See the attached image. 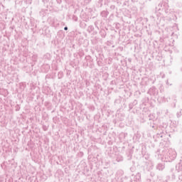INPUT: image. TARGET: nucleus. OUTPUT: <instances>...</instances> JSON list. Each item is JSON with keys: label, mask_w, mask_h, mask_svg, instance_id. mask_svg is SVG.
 <instances>
[{"label": "nucleus", "mask_w": 182, "mask_h": 182, "mask_svg": "<svg viewBox=\"0 0 182 182\" xmlns=\"http://www.w3.org/2000/svg\"><path fill=\"white\" fill-rule=\"evenodd\" d=\"M64 30H65V31H68V27H65V28H64Z\"/></svg>", "instance_id": "2"}, {"label": "nucleus", "mask_w": 182, "mask_h": 182, "mask_svg": "<svg viewBox=\"0 0 182 182\" xmlns=\"http://www.w3.org/2000/svg\"><path fill=\"white\" fill-rule=\"evenodd\" d=\"M31 0H30V1H29V2H28V4H31Z\"/></svg>", "instance_id": "3"}, {"label": "nucleus", "mask_w": 182, "mask_h": 182, "mask_svg": "<svg viewBox=\"0 0 182 182\" xmlns=\"http://www.w3.org/2000/svg\"><path fill=\"white\" fill-rule=\"evenodd\" d=\"M156 168L157 170H163L164 168V164H159L157 166H156Z\"/></svg>", "instance_id": "1"}]
</instances>
